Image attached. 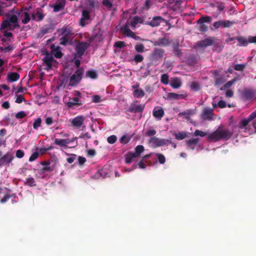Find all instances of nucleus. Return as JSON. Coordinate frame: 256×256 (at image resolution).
<instances>
[{"mask_svg": "<svg viewBox=\"0 0 256 256\" xmlns=\"http://www.w3.org/2000/svg\"><path fill=\"white\" fill-rule=\"evenodd\" d=\"M232 135V132L228 129L219 127L216 130L209 134L208 140L215 142H218L222 140H228L231 138Z\"/></svg>", "mask_w": 256, "mask_h": 256, "instance_id": "obj_1", "label": "nucleus"}, {"mask_svg": "<svg viewBox=\"0 0 256 256\" xmlns=\"http://www.w3.org/2000/svg\"><path fill=\"white\" fill-rule=\"evenodd\" d=\"M256 118V110L253 112L247 118L242 119L239 122L238 128L240 130H244L246 132L250 130V125L249 124L250 122L252 121L253 120Z\"/></svg>", "mask_w": 256, "mask_h": 256, "instance_id": "obj_2", "label": "nucleus"}, {"mask_svg": "<svg viewBox=\"0 0 256 256\" xmlns=\"http://www.w3.org/2000/svg\"><path fill=\"white\" fill-rule=\"evenodd\" d=\"M74 97L68 98V100L66 99L64 102L68 108H73L74 106H78L82 104L80 98L81 96V93L79 91H75Z\"/></svg>", "mask_w": 256, "mask_h": 256, "instance_id": "obj_3", "label": "nucleus"}, {"mask_svg": "<svg viewBox=\"0 0 256 256\" xmlns=\"http://www.w3.org/2000/svg\"><path fill=\"white\" fill-rule=\"evenodd\" d=\"M84 74V70L82 68L77 70L70 77L69 86H74L78 84L82 80Z\"/></svg>", "mask_w": 256, "mask_h": 256, "instance_id": "obj_4", "label": "nucleus"}, {"mask_svg": "<svg viewBox=\"0 0 256 256\" xmlns=\"http://www.w3.org/2000/svg\"><path fill=\"white\" fill-rule=\"evenodd\" d=\"M90 46V44L86 42H79L76 45L75 50L78 58H82L86 50Z\"/></svg>", "mask_w": 256, "mask_h": 256, "instance_id": "obj_5", "label": "nucleus"}, {"mask_svg": "<svg viewBox=\"0 0 256 256\" xmlns=\"http://www.w3.org/2000/svg\"><path fill=\"white\" fill-rule=\"evenodd\" d=\"M212 18L209 16H202L196 22L198 24V30L201 32H206L208 30V26L204 24V22L210 23L211 22Z\"/></svg>", "mask_w": 256, "mask_h": 256, "instance_id": "obj_6", "label": "nucleus"}, {"mask_svg": "<svg viewBox=\"0 0 256 256\" xmlns=\"http://www.w3.org/2000/svg\"><path fill=\"white\" fill-rule=\"evenodd\" d=\"M234 24H235V22L230 21L229 20H220L214 22L213 24V26L216 29H218L220 28H226L230 27Z\"/></svg>", "mask_w": 256, "mask_h": 256, "instance_id": "obj_7", "label": "nucleus"}, {"mask_svg": "<svg viewBox=\"0 0 256 256\" xmlns=\"http://www.w3.org/2000/svg\"><path fill=\"white\" fill-rule=\"evenodd\" d=\"M59 32L62 36L68 38H70L72 36L75 34L74 30L70 25L64 26L62 28L60 29Z\"/></svg>", "mask_w": 256, "mask_h": 256, "instance_id": "obj_8", "label": "nucleus"}, {"mask_svg": "<svg viewBox=\"0 0 256 256\" xmlns=\"http://www.w3.org/2000/svg\"><path fill=\"white\" fill-rule=\"evenodd\" d=\"M14 157L11 152H7L0 158V167L3 166H10Z\"/></svg>", "mask_w": 256, "mask_h": 256, "instance_id": "obj_9", "label": "nucleus"}, {"mask_svg": "<svg viewBox=\"0 0 256 256\" xmlns=\"http://www.w3.org/2000/svg\"><path fill=\"white\" fill-rule=\"evenodd\" d=\"M164 53V50L162 49L156 48L151 54V60L152 62H156L162 58Z\"/></svg>", "mask_w": 256, "mask_h": 256, "instance_id": "obj_10", "label": "nucleus"}, {"mask_svg": "<svg viewBox=\"0 0 256 256\" xmlns=\"http://www.w3.org/2000/svg\"><path fill=\"white\" fill-rule=\"evenodd\" d=\"M214 43L213 38H206L198 42L194 46L195 48H206L212 46Z\"/></svg>", "mask_w": 256, "mask_h": 256, "instance_id": "obj_11", "label": "nucleus"}, {"mask_svg": "<svg viewBox=\"0 0 256 256\" xmlns=\"http://www.w3.org/2000/svg\"><path fill=\"white\" fill-rule=\"evenodd\" d=\"M84 120L85 118L84 116H78L72 119V124L74 127L79 128L83 124Z\"/></svg>", "mask_w": 256, "mask_h": 256, "instance_id": "obj_12", "label": "nucleus"}, {"mask_svg": "<svg viewBox=\"0 0 256 256\" xmlns=\"http://www.w3.org/2000/svg\"><path fill=\"white\" fill-rule=\"evenodd\" d=\"M54 29V26L52 23H50L43 26L40 30V35L44 36L48 33L52 32Z\"/></svg>", "mask_w": 256, "mask_h": 256, "instance_id": "obj_13", "label": "nucleus"}, {"mask_svg": "<svg viewBox=\"0 0 256 256\" xmlns=\"http://www.w3.org/2000/svg\"><path fill=\"white\" fill-rule=\"evenodd\" d=\"M50 48L52 53L55 58H60L62 57L63 54L61 52V48L60 46H56L54 44H52L50 46Z\"/></svg>", "mask_w": 256, "mask_h": 256, "instance_id": "obj_14", "label": "nucleus"}, {"mask_svg": "<svg viewBox=\"0 0 256 256\" xmlns=\"http://www.w3.org/2000/svg\"><path fill=\"white\" fill-rule=\"evenodd\" d=\"M165 20L160 16H154L152 20L146 23V24H148L152 27H156L160 26V23L164 22Z\"/></svg>", "mask_w": 256, "mask_h": 256, "instance_id": "obj_15", "label": "nucleus"}, {"mask_svg": "<svg viewBox=\"0 0 256 256\" xmlns=\"http://www.w3.org/2000/svg\"><path fill=\"white\" fill-rule=\"evenodd\" d=\"M149 142L152 144L154 147H158L166 144V140L160 139L154 136L150 138Z\"/></svg>", "mask_w": 256, "mask_h": 256, "instance_id": "obj_16", "label": "nucleus"}, {"mask_svg": "<svg viewBox=\"0 0 256 256\" xmlns=\"http://www.w3.org/2000/svg\"><path fill=\"white\" fill-rule=\"evenodd\" d=\"M42 164L44 166V167L42 168V171L44 172H52L55 170V163L51 164V162H44L42 163Z\"/></svg>", "mask_w": 256, "mask_h": 256, "instance_id": "obj_17", "label": "nucleus"}, {"mask_svg": "<svg viewBox=\"0 0 256 256\" xmlns=\"http://www.w3.org/2000/svg\"><path fill=\"white\" fill-rule=\"evenodd\" d=\"M214 114L213 110L211 108H204L202 112V118L204 120H212Z\"/></svg>", "mask_w": 256, "mask_h": 256, "instance_id": "obj_18", "label": "nucleus"}, {"mask_svg": "<svg viewBox=\"0 0 256 256\" xmlns=\"http://www.w3.org/2000/svg\"><path fill=\"white\" fill-rule=\"evenodd\" d=\"M66 5L65 0H58L54 5L52 6L54 12H58L64 9Z\"/></svg>", "mask_w": 256, "mask_h": 256, "instance_id": "obj_19", "label": "nucleus"}, {"mask_svg": "<svg viewBox=\"0 0 256 256\" xmlns=\"http://www.w3.org/2000/svg\"><path fill=\"white\" fill-rule=\"evenodd\" d=\"M90 19V12L87 10H84L82 12V18L80 19V25L84 27L86 26V20Z\"/></svg>", "mask_w": 256, "mask_h": 256, "instance_id": "obj_20", "label": "nucleus"}, {"mask_svg": "<svg viewBox=\"0 0 256 256\" xmlns=\"http://www.w3.org/2000/svg\"><path fill=\"white\" fill-rule=\"evenodd\" d=\"M256 95V92L252 90H244L242 96L245 100H252Z\"/></svg>", "mask_w": 256, "mask_h": 256, "instance_id": "obj_21", "label": "nucleus"}, {"mask_svg": "<svg viewBox=\"0 0 256 256\" xmlns=\"http://www.w3.org/2000/svg\"><path fill=\"white\" fill-rule=\"evenodd\" d=\"M144 108V104L130 106L128 111L132 113L142 112Z\"/></svg>", "mask_w": 256, "mask_h": 256, "instance_id": "obj_22", "label": "nucleus"}, {"mask_svg": "<svg viewBox=\"0 0 256 256\" xmlns=\"http://www.w3.org/2000/svg\"><path fill=\"white\" fill-rule=\"evenodd\" d=\"M120 31L124 35L128 37L130 34H134V32L129 28V23L128 21L120 28Z\"/></svg>", "mask_w": 256, "mask_h": 256, "instance_id": "obj_23", "label": "nucleus"}, {"mask_svg": "<svg viewBox=\"0 0 256 256\" xmlns=\"http://www.w3.org/2000/svg\"><path fill=\"white\" fill-rule=\"evenodd\" d=\"M170 43V40L168 38L164 37L160 38H158V40L154 42V46H167Z\"/></svg>", "mask_w": 256, "mask_h": 256, "instance_id": "obj_24", "label": "nucleus"}, {"mask_svg": "<svg viewBox=\"0 0 256 256\" xmlns=\"http://www.w3.org/2000/svg\"><path fill=\"white\" fill-rule=\"evenodd\" d=\"M153 116L158 120H160L164 114V112L162 108H154L152 112Z\"/></svg>", "mask_w": 256, "mask_h": 256, "instance_id": "obj_25", "label": "nucleus"}, {"mask_svg": "<svg viewBox=\"0 0 256 256\" xmlns=\"http://www.w3.org/2000/svg\"><path fill=\"white\" fill-rule=\"evenodd\" d=\"M20 16L21 18H22V22L24 24L28 23L30 20V14L27 11H22L20 14Z\"/></svg>", "mask_w": 256, "mask_h": 256, "instance_id": "obj_26", "label": "nucleus"}, {"mask_svg": "<svg viewBox=\"0 0 256 256\" xmlns=\"http://www.w3.org/2000/svg\"><path fill=\"white\" fill-rule=\"evenodd\" d=\"M199 141L200 139L198 138H194L186 140V144L189 148L194 150Z\"/></svg>", "mask_w": 256, "mask_h": 256, "instance_id": "obj_27", "label": "nucleus"}, {"mask_svg": "<svg viewBox=\"0 0 256 256\" xmlns=\"http://www.w3.org/2000/svg\"><path fill=\"white\" fill-rule=\"evenodd\" d=\"M236 40L238 41V46H246L249 44L248 38L247 40L242 36H236Z\"/></svg>", "mask_w": 256, "mask_h": 256, "instance_id": "obj_28", "label": "nucleus"}, {"mask_svg": "<svg viewBox=\"0 0 256 256\" xmlns=\"http://www.w3.org/2000/svg\"><path fill=\"white\" fill-rule=\"evenodd\" d=\"M20 77L18 73L16 72H10L8 74L7 80L10 82H14L17 81Z\"/></svg>", "mask_w": 256, "mask_h": 256, "instance_id": "obj_29", "label": "nucleus"}, {"mask_svg": "<svg viewBox=\"0 0 256 256\" xmlns=\"http://www.w3.org/2000/svg\"><path fill=\"white\" fill-rule=\"evenodd\" d=\"M8 20L10 24H12L13 28H20V25L18 24V18L15 14H12L10 16Z\"/></svg>", "mask_w": 256, "mask_h": 256, "instance_id": "obj_30", "label": "nucleus"}, {"mask_svg": "<svg viewBox=\"0 0 256 256\" xmlns=\"http://www.w3.org/2000/svg\"><path fill=\"white\" fill-rule=\"evenodd\" d=\"M186 94H178L173 92H170L168 94V98L170 99L173 100L184 99L186 97Z\"/></svg>", "mask_w": 256, "mask_h": 256, "instance_id": "obj_31", "label": "nucleus"}, {"mask_svg": "<svg viewBox=\"0 0 256 256\" xmlns=\"http://www.w3.org/2000/svg\"><path fill=\"white\" fill-rule=\"evenodd\" d=\"M170 85L174 88H178L182 86V82L178 78H174L171 80Z\"/></svg>", "mask_w": 256, "mask_h": 256, "instance_id": "obj_32", "label": "nucleus"}, {"mask_svg": "<svg viewBox=\"0 0 256 256\" xmlns=\"http://www.w3.org/2000/svg\"><path fill=\"white\" fill-rule=\"evenodd\" d=\"M143 22L142 19L138 16H134L130 22V25L132 28H134L137 24L138 23L142 24Z\"/></svg>", "mask_w": 256, "mask_h": 256, "instance_id": "obj_33", "label": "nucleus"}, {"mask_svg": "<svg viewBox=\"0 0 256 256\" xmlns=\"http://www.w3.org/2000/svg\"><path fill=\"white\" fill-rule=\"evenodd\" d=\"M70 143V140L68 139L56 138L54 140V144L60 146H66Z\"/></svg>", "mask_w": 256, "mask_h": 256, "instance_id": "obj_34", "label": "nucleus"}, {"mask_svg": "<svg viewBox=\"0 0 256 256\" xmlns=\"http://www.w3.org/2000/svg\"><path fill=\"white\" fill-rule=\"evenodd\" d=\"M24 184L30 187L35 186H36V182L34 178L29 176L24 182Z\"/></svg>", "mask_w": 256, "mask_h": 256, "instance_id": "obj_35", "label": "nucleus"}, {"mask_svg": "<svg viewBox=\"0 0 256 256\" xmlns=\"http://www.w3.org/2000/svg\"><path fill=\"white\" fill-rule=\"evenodd\" d=\"M8 28L10 30H14L12 26L8 19L4 20L1 24V29H6Z\"/></svg>", "mask_w": 256, "mask_h": 256, "instance_id": "obj_36", "label": "nucleus"}, {"mask_svg": "<svg viewBox=\"0 0 256 256\" xmlns=\"http://www.w3.org/2000/svg\"><path fill=\"white\" fill-rule=\"evenodd\" d=\"M54 60V58L52 56L47 54L44 58V62L46 64L48 68H51L52 66V63Z\"/></svg>", "mask_w": 256, "mask_h": 256, "instance_id": "obj_37", "label": "nucleus"}, {"mask_svg": "<svg viewBox=\"0 0 256 256\" xmlns=\"http://www.w3.org/2000/svg\"><path fill=\"white\" fill-rule=\"evenodd\" d=\"M236 82V78L232 79V80L228 82L222 86L220 88V90H226L229 89Z\"/></svg>", "mask_w": 256, "mask_h": 256, "instance_id": "obj_38", "label": "nucleus"}, {"mask_svg": "<svg viewBox=\"0 0 256 256\" xmlns=\"http://www.w3.org/2000/svg\"><path fill=\"white\" fill-rule=\"evenodd\" d=\"M144 150V147L142 145H138L134 149V152L133 153L136 158L140 156L142 152Z\"/></svg>", "mask_w": 256, "mask_h": 256, "instance_id": "obj_39", "label": "nucleus"}, {"mask_svg": "<svg viewBox=\"0 0 256 256\" xmlns=\"http://www.w3.org/2000/svg\"><path fill=\"white\" fill-rule=\"evenodd\" d=\"M144 92L142 89H136L133 92V95L134 98H140L144 96Z\"/></svg>", "mask_w": 256, "mask_h": 256, "instance_id": "obj_40", "label": "nucleus"}, {"mask_svg": "<svg viewBox=\"0 0 256 256\" xmlns=\"http://www.w3.org/2000/svg\"><path fill=\"white\" fill-rule=\"evenodd\" d=\"M125 156V162L126 164H130L132 162V159L136 158L134 154H133V152H128L126 154Z\"/></svg>", "mask_w": 256, "mask_h": 256, "instance_id": "obj_41", "label": "nucleus"}, {"mask_svg": "<svg viewBox=\"0 0 256 256\" xmlns=\"http://www.w3.org/2000/svg\"><path fill=\"white\" fill-rule=\"evenodd\" d=\"M86 76L92 79H95L97 78L98 74L96 71L94 70H89L86 72Z\"/></svg>", "mask_w": 256, "mask_h": 256, "instance_id": "obj_42", "label": "nucleus"}, {"mask_svg": "<svg viewBox=\"0 0 256 256\" xmlns=\"http://www.w3.org/2000/svg\"><path fill=\"white\" fill-rule=\"evenodd\" d=\"M174 136L176 139L181 140L187 136V134L186 132H179L175 134Z\"/></svg>", "mask_w": 256, "mask_h": 256, "instance_id": "obj_43", "label": "nucleus"}, {"mask_svg": "<svg viewBox=\"0 0 256 256\" xmlns=\"http://www.w3.org/2000/svg\"><path fill=\"white\" fill-rule=\"evenodd\" d=\"M134 48L138 52H143L144 51V46L142 44H136Z\"/></svg>", "mask_w": 256, "mask_h": 256, "instance_id": "obj_44", "label": "nucleus"}, {"mask_svg": "<svg viewBox=\"0 0 256 256\" xmlns=\"http://www.w3.org/2000/svg\"><path fill=\"white\" fill-rule=\"evenodd\" d=\"M160 81L165 84H168L169 82V77L167 74H162L161 76Z\"/></svg>", "mask_w": 256, "mask_h": 256, "instance_id": "obj_45", "label": "nucleus"}, {"mask_svg": "<svg viewBox=\"0 0 256 256\" xmlns=\"http://www.w3.org/2000/svg\"><path fill=\"white\" fill-rule=\"evenodd\" d=\"M12 196L16 197L15 194H5L4 196V198L0 200V202L2 204H4V203L6 202L10 198H12Z\"/></svg>", "mask_w": 256, "mask_h": 256, "instance_id": "obj_46", "label": "nucleus"}, {"mask_svg": "<svg viewBox=\"0 0 256 256\" xmlns=\"http://www.w3.org/2000/svg\"><path fill=\"white\" fill-rule=\"evenodd\" d=\"M42 123V120L40 118H37L33 124V128L35 130H37L39 127L40 126Z\"/></svg>", "mask_w": 256, "mask_h": 256, "instance_id": "obj_47", "label": "nucleus"}, {"mask_svg": "<svg viewBox=\"0 0 256 256\" xmlns=\"http://www.w3.org/2000/svg\"><path fill=\"white\" fill-rule=\"evenodd\" d=\"M156 156H157L158 162L160 164H164L166 162V158L164 154H156Z\"/></svg>", "mask_w": 256, "mask_h": 256, "instance_id": "obj_48", "label": "nucleus"}, {"mask_svg": "<svg viewBox=\"0 0 256 256\" xmlns=\"http://www.w3.org/2000/svg\"><path fill=\"white\" fill-rule=\"evenodd\" d=\"M246 66V64H236L234 66V70L238 71H242Z\"/></svg>", "mask_w": 256, "mask_h": 256, "instance_id": "obj_49", "label": "nucleus"}, {"mask_svg": "<svg viewBox=\"0 0 256 256\" xmlns=\"http://www.w3.org/2000/svg\"><path fill=\"white\" fill-rule=\"evenodd\" d=\"M70 38L62 36L60 39V44L62 46H66Z\"/></svg>", "mask_w": 256, "mask_h": 256, "instance_id": "obj_50", "label": "nucleus"}, {"mask_svg": "<svg viewBox=\"0 0 256 256\" xmlns=\"http://www.w3.org/2000/svg\"><path fill=\"white\" fill-rule=\"evenodd\" d=\"M36 14V21L40 22L43 20L45 16V14L43 12L38 10Z\"/></svg>", "mask_w": 256, "mask_h": 256, "instance_id": "obj_51", "label": "nucleus"}, {"mask_svg": "<svg viewBox=\"0 0 256 256\" xmlns=\"http://www.w3.org/2000/svg\"><path fill=\"white\" fill-rule=\"evenodd\" d=\"M117 137L115 135H112L107 138L108 142L110 144H114L116 142Z\"/></svg>", "mask_w": 256, "mask_h": 256, "instance_id": "obj_52", "label": "nucleus"}, {"mask_svg": "<svg viewBox=\"0 0 256 256\" xmlns=\"http://www.w3.org/2000/svg\"><path fill=\"white\" fill-rule=\"evenodd\" d=\"M224 82V80L222 76H219L216 78L214 82L215 86H219L222 84Z\"/></svg>", "mask_w": 256, "mask_h": 256, "instance_id": "obj_53", "label": "nucleus"}, {"mask_svg": "<svg viewBox=\"0 0 256 256\" xmlns=\"http://www.w3.org/2000/svg\"><path fill=\"white\" fill-rule=\"evenodd\" d=\"M134 60L136 64L144 60V56L140 54H136L134 56Z\"/></svg>", "mask_w": 256, "mask_h": 256, "instance_id": "obj_54", "label": "nucleus"}, {"mask_svg": "<svg viewBox=\"0 0 256 256\" xmlns=\"http://www.w3.org/2000/svg\"><path fill=\"white\" fill-rule=\"evenodd\" d=\"M26 116V114L24 111H20L16 114L15 116L16 118L22 119Z\"/></svg>", "mask_w": 256, "mask_h": 256, "instance_id": "obj_55", "label": "nucleus"}, {"mask_svg": "<svg viewBox=\"0 0 256 256\" xmlns=\"http://www.w3.org/2000/svg\"><path fill=\"white\" fill-rule=\"evenodd\" d=\"M126 46V44L123 41H117L114 44V47L118 48H122Z\"/></svg>", "mask_w": 256, "mask_h": 256, "instance_id": "obj_56", "label": "nucleus"}, {"mask_svg": "<svg viewBox=\"0 0 256 256\" xmlns=\"http://www.w3.org/2000/svg\"><path fill=\"white\" fill-rule=\"evenodd\" d=\"M102 4L104 6L109 9H110L112 6V3L108 0H104Z\"/></svg>", "mask_w": 256, "mask_h": 256, "instance_id": "obj_57", "label": "nucleus"}, {"mask_svg": "<svg viewBox=\"0 0 256 256\" xmlns=\"http://www.w3.org/2000/svg\"><path fill=\"white\" fill-rule=\"evenodd\" d=\"M39 154L38 152H34L29 158L30 162H33L35 160L38 156Z\"/></svg>", "mask_w": 256, "mask_h": 256, "instance_id": "obj_58", "label": "nucleus"}, {"mask_svg": "<svg viewBox=\"0 0 256 256\" xmlns=\"http://www.w3.org/2000/svg\"><path fill=\"white\" fill-rule=\"evenodd\" d=\"M24 155V152L22 150H18L16 152V156L18 158H21Z\"/></svg>", "mask_w": 256, "mask_h": 256, "instance_id": "obj_59", "label": "nucleus"}, {"mask_svg": "<svg viewBox=\"0 0 256 256\" xmlns=\"http://www.w3.org/2000/svg\"><path fill=\"white\" fill-rule=\"evenodd\" d=\"M24 100V97L22 95L20 94L17 96L15 102L18 104H20Z\"/></svg>", "mask_w": 256, "mask_h": 256, "instance_id": "obj_60", "label": "nucleus"}, {"mask_svg": "<svg viewBox=\"0 0 256 256\" xmlns=\"http://www.w3.org/2000/svg\"><path fill=\"white\" fill-rule=\"evenodd\" d=\"M92 101L95 103H98L101 102V98L98 95H94L92 97Z\"/></svg>", "mask_w": 256, "mask_h": 256, "instance_id": "obj_61", "label": "nucleus"}, {"mask_svg": "<svg viewBox=\"0 0 256 256\" xmlns=\"http://www.w3.org/2000/svg\"><path fill=\"white\" fill-rule=\"evenodd\" d=\"M130 141V139L127 138V136L126 135L123 136L120 138V142L124 144H126L128 143Z\"/></svg>", "mask_w": 256, "mask_h": 256, "instance_id": "obj_62", "label": "nucleus"}, {"mask_svg": "<svg viewBox=\"0 0 256 256\" xmlns=\"http://www.w3.org/2000/svg\"><path fill=\"white\" fill-rule=\"evenodd\" d=\"M194 135L200 136L201 137H204L206 135V134L202 130H197L194 132Z\"/></svg>", "mask_w": 256, "mask_h": 256, "instance_id": "obj_63", "label": "nucleus"}, {"mask_svg": "<svg viewBox=\"0 0 256 256\" xmlns=\"http://www.w3.org/2000/svg\"><path fill=\"white\" fill-rule=\"evenodd\" d=\"M234 91L232 90H228L225 93L226 98H232L234 96Z\"/></svg>", "mask_w": 256, "mask_h": 256, "instance_id": "obj_64", "label": "nucleus"}]
</instances>
